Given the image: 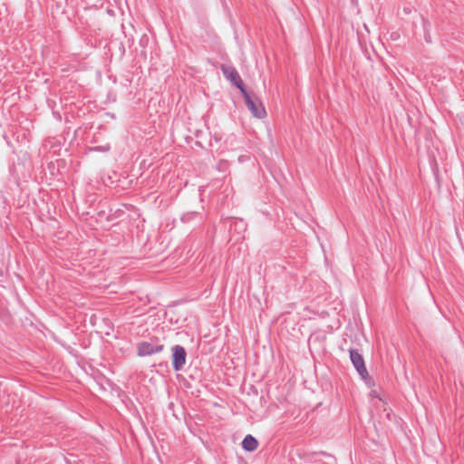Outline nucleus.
Here are the masks:
<instances>
[{"label":"nucleus","instance_id":"f257e3e1","mask_svg":"<svg viewBox=\"0 0 464 464\" xmlns=\"http://www.w3.org/2000/svg\"><path fill=\"white\" fill-rule=\"evenodd\" d=\"M241 93L245 99L246 107L251 111L253 116L257 119L265 118L266 115V111L263 104L258 100H253L246 92V90L243 91Z\"/></svg>","mask_w":464,"mask_h":464},{"label":"nucleus","instance_id":"f03ea898","mask_svg":"<svg viewBox=\"0 0 464 464\" xmlns=\"http://www.w3.org/2000/svg\"><path fill=\"white\" fill-rule=\"evenodd\" d=\"M172 367L176 372L183 370L186 363L187 353L183 346L176 344L172 347Z\"/></svg>","mask_w":464,"mask_h":464},{"label":"nucleus","instance_id":"7ed1b4c3","mask_svg":"<svg viewBox=\"0 0 464 464\" xmlns=\"http://www.w3.org/2000/svg\"><path fill=\"white\" fill-rule=\"evenodd\" d=\"M350 359L356 369L359 375L363 379L366 380L369 378V373L367 372V369L365 367L364 360L362 356V354L355 349H350Z\"/></svg>","mask_w":464,"mask_h":464},{"label":"nucleus","instance_id":"20e7f679","mask_svg":"<svg viewBox=\"0 0 464 464\" xmlns=\"http://www.w3.org/2000/svg\"><path fill=\"white\" fill-rule=\"evenodd\" d=\"M221 71L224 76L237 86L241 92L246 90L239 73L234 67L222 65Z\"/></svg>","mask_w":464,"mask_h":464},{"label":"nucleus","instance_id":"39448f33","mask_svg":"<svg viewBox=\"0 0 464 464\" xmlns=\"http://www.w3.org/2000/svg\"><path fill=\"white\" fill-rule=\"evenodd\" d=\"M258 441L252 435H246L242 441V448L246 451H254L257 449Z\"/></svg>","mask_w":464,"mask_h":464},{"label":"nucleus","instance_id":"423d86ee","mask_svg":"<svg viewBox=\"0 0 464 464\" xmlns=\"http://www.w3.org/2000/svg\"><path fill=\"white\" fill-rule=\"evenodd\" d=\"M163 347L164 345L160 343H157L155 345H153L150 343L147 342V355L159 353L163 349Z\"/></svg>","mask_w":464,"mask_h":464},{"label":"nucleus","instance_id":"0eeeda50","mask_svg":"<svg viewBox=\"0 0 464 464\" xmlns=\"http://www.w3.org/2000/svg\"><path fill=\"white\" fill-rule=\"evenodd\" d=\"M199 214L198 212H188V213H185L182 215L181 217V220L183 222H188L189 220H191L192 218L198 217Z\"/></svg>","mask_w":464,"mask_h":464},{"label":"nucleus","instance_id":"6e6552de","mask_svg":"<svg viewBox=\"0 0 464 464\" xmlns=\"http://www.w3.org/2000/svg\"><path fill=\"white\" fill-rule=\"evenodd\" d=\"M144 353V346H143V343H140L138 347V354L140 356H142Z\"/></svg>","mask_w":464,"mask_h":464},{"label":"nucleus","instance_id":"1a4fd4ad","mask_svg":"<svg viewBox=\"0 0 464 464\" xmlns=\"http://www.w3.org/2000/svg\"><path fill=\"white\" fill-rule=\"evenodd\" d=\"M150 312H152V309L148 310V311H147V314H149V313H150Z\"/></svg>","mask_w":464,"mask_h":464}]
</instances>
